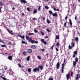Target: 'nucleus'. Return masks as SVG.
Returning <instances> with one entry per match:
<instances>
[{
	"mask_svg": "<svg viewBox=\"0 0 80 80\" xmlns=\"http://www.w3.org/2000/svg\"><path fill=\"white\" fill-rule=\"evenodd\" d=\"M28 35H34V33H29L28 34Z\"/></svg>",
	"mask_w": 80,
	"mask_h": 80,
	"instance_id": "c756f323",
	"label": "nucleus"
},
{
	"mask_svg": "<svg viewBox=\"0 0 80 80\" xmlns=\"http://www.w3.org/2000/svg\"><path fill=\"white\" fill-rule=\"evenodd\" d=\"M0 42H2V43H3V42L2 41V40H1V39H0Z\"/></svg>",
	"mask_w": 80,
	"mask_h": 80,
	"instance_id": "680f3d73",
	"label": "nucleus"
},
{
	"mask_svg": "<svg viewBox=\"0 0 80 80\" xmlns=\"http://www.w3.org/2000/svg\"><path fill=\"white\" fill-rule=\"evenodd\" d=\"M34 32L35 33H37V32H38V31L36 30V28H34Z\"/></svg>",
	"mask_w": 80,
	"mask_h": 80,
	"instance_id": "bb28decb",
	"label": "nucleus"
},
{
	"mask_svg": "<svg viewBox=\"0 0 80 80\" xmlns=\"http://www.w3.org/2000/svg\"><path fill=\"white\" fill-rule=\"evenodd\" d=\"M22 69L23 70H25V68L24 67V66H22Z\"/></svg>",
	"mask_w": 80,
	"mask_h": 80,
	"instance_id": "c9c22d12",
	"label": "nucleus"
},
{
	"mask_svg": "<svg viewBox=\"0 0 80 80\" xmlns=\"http://www.w3.org/2000/svg\"><path fill=\"white\" fill-rule=\"evenodd\" d=\"M28 72L29 73H30L31 72V71H32V70H31V69L29 68L28 69Z\"/></svg>",
	"mask_w": 80,
	"mask_h": 80,
	"instance_id": "4be33fe9",
	"label": "nucleus"
},
{
	"mask_svg": "<svg viewBox=\"0 0 80 80\" xmlns=\"http://www.w3.org/2000/svg\"><path fill=\"white\" fill-rule=\"evenodd\" d=\"M11 44H12V42H9L8 43V45H11Z\"/></svg>",
	"mask_w": 80,
	"mask_h": 80,
	"instance_id": "5fc2aeb1",
	"label": "nucleus"
},
{
	"mask_svg": "<svg viewBox=\"0 0 80 80\" xmlns=\"http://www.w3.org/2000/svg\"><path fill=\"white\" fill-rule=\"evenodd\" d=\"M56 51H58V49L57 48H56Z\"/></svg>",
	"mask_w": 80,
	"mask_h": 80,
	"instance_id": "4d7b16f0",
	"label": "nucleus"
},
{
	"mask_svg": "<svg viewBox=\"0 0 80 80\" xmlns=\"http://www.w3.org/2000/svg\"><path fill=\"white\" fill-rule=\"evenodd\" d=\"M37 58L38 59H39V60H41V57L39 56H37Z\"/></svg>",
	"mask_w": 80,
	"mask_h": 80,
	"instance_id": "393cba45",
	"label": "nucleus"
},
{
	"mask_svg": "<svg viewBox=\"0 0 80 80\" xmlns=\"http://www.w3.org/2000/svg\"><path fill=\"white\" fill-rule=\"evenodd\" d=\"M71 46L73 48L75 46V43L74 42L71 43Z\"/></svg>",
	"mask_w": 80,
	"mask_h": 80,
	"instance_id": "6ab92c4d",
	"label": "nucleus"
},
{
	"mask_svg": "<svg viewBox=\"0 0 80 80\" xmlns=\"http://www.w3.org/2000/svg\"><path fill=\"white\" fill-rule=\"evenodd\" d=\"M1 47H2V48H3L4 47H6V46L5 45H1Z\"/></svg>",
	"mask_w": 80,
	"mask_h": 80,
	"instance_id": "a878e982",
	"label": "nucleus"
},
{
	"mask_svg": "<svg viewBox=\"0 0 80 80\" xmlns=\"http://www.w3.org/2000/svg\"><path fill=\"white\" fill-rule=\"evenodd\" d=\"M77 51H75L74 52V54L77 55Z\"/></svg>",
	"mask_w": 80,
	"mask_h": 80,
	"instance_id": "72a5a7b5",
	"label": "nucleus"
},
{
	"mask_svg": "<svg viewBox=\"0 0 80 80\" xmlns=\"http://www.w3.org/2000/svg\"><path fill=\"white\" fill-rule=\"evenodd\" d=\"M54 46H55V44H54L51 47V48L52 50L53 48V47H54Z\"/></svg>",
	"mask_w": 80,
	"mask_h": 80,
	"instance_id": "ea45409f",
	"label": "nucleus"
},
{
	"mask_svg": "<svg viewBox=\"0 0 80 80\" xmlns=\"http://www.w3.org/2000/svg\"><path fill=\"white\" fill-rule=\"evenodd\" d=\"M8 58L10 60H12V56H9L8 57Z\"/></svg>",
	"mask_w": 80,
	"mask_h": 80,
	"instance_id": "f3484780",
	"label": "nucleus"
},
{
	"mask_svg": "<svg viewBox=\"0 0 80 80\" xmlns=\"http://www.w3.org/2000/svg\"><path fill=\"white\" fill-rule=\"evenodd\" d=\"M41 33H42V35H44V34L43 33V32L41 31Z\"/></svg>",
	"mask_w": 80,
	"mask_h": 80,
	"instance_id": "79ce46f5",
	"label": "nucleus"
},
{
	"mask_svg": "<svg viewBox=\"0 0 80 80\" xmlns=\"http://www.w3.org/2000/svg\"><path fill=\"white\" fill-rule=\"evenodd\" d=\"M54 10H55V11H56V8H54Z\"/></svg>",
	"mask_w": 80,
	"mask_h": 80,
	"instance_id": "774afa93",
	"label": "nucleus"
},
{
	"mask_svg": "<svg viewBox=\"0 0 80 80\" xmlns=\"http://www.w3.org/2000/svg\"><path fill=\"white\" fill-rule=\"evenodd\" d=\"M45 8L47 10H48V8H49L48 7V6H45Z\"/></svg>",
	"mask_w": 80,
	"mask_h": 80,
	"instance_id": "c85d7f7f",
	"label": "nucleus"
},
{
	"mask_svg": "<svg viewBox=\"0 0 80 80\" xmlns=\"http://www.w3.org/2000/svg\"><path fill=\"white\" fill-rule=\"evenodd\" d=\"M52 15L53 17H58V15H57V13H54L52 14Z\"/></svg>",
	"mask_w": 80,
	"mask_h": 80,
	"instance_id": "2eb2a0df",
	"label": "nucleus"
},
{
	"mask_svg": "<svg viewBox=\"0 0 80 80\" xmlns=\"http://www.w3.org/2000/svg\"><path fill=\"white\" fill-rule=\"evenodd\" d=\"M46 30L47 32H51V30H49L48 28L46 29Z\"/></svg>",
	"mask_w": 80,
	"mask_h": 80,
	"instance_id": "473e14b6",
	"label": "nucleus"
},
{
	"mask_svg": "<svg viewBox=\"0 0 80 80\" xmlns=\"http://www.w3.org/2000/svg\"><path fill=\"white\" fill-rule=\"evenodd\" d=\"M28 51L29 53H32V50L31 49H29L28 50Z\"/></svg>",
	"mask_w": 80,
	"mask_h": 80,
	"instance_id": "dca6fc26",
	"label": "nucleus"
},
{
	"mask_svg": "<svg viewBox=\"0 0 80 80\" xmlns=\"http://www.w3.org/2000/svg\"><path fill=\"white\" fill-rule=\"evenodd\" d=\"M0 5H1V6H2L3 5V3L2 2H0Z\"/></svg>",
	"mask_w": 80,
	"mask_h": 80,
	"instance_id": "2f4dec72",
	"label": "nucleus"
},
{
	"mask_svg": "<svg viewBox=\"0 0 80 80\" xmlns=\"http://www.w3.org/2000/svg\"><path fill=\"white\" fill-rule=\"evenodd\" d=\"M18 36H19L21 38H22V39H24V40L25 39H24V38H25V36L23 35V36H21L20 35H18Z\"/></svg>",
	"mask_w": 80,
	"mask_h": 80,
	"instance_id": "f8f14e48",
	"label": "nucleus"
},
{
	"mask_svg": "<svg viewBox=\"0 0 80 80\" xmlns=\"http://www.w3.org/2000/svg\"><path fill=\"white\" fill-rule=\"evenodd\" d=\"M18 66L19 67H21L20 66V64H19Z\"/></svg>",
	"mask_w": 80,
	"mask_h": 80,
	"instance_id": "69168bd1",
	"label": "nucleus"
},
{
	"mask_svg": "<svg viewBox=\"0 0 80 80\" xmlns=\"http://www.w3.org/2000/svg\"><path fill=\"white\" fill-rule=\"evenodd\" d=\"M77 16H76L75 17V20H77Z\"/></svg>",
	"mask_w": 80,
	"mask_h": 80,
	"instance_id": "09e8293b",
	"label": "nucleus"
},
{
	"mask_svg": "<svg viewBox=\"0 0 80 80\" xmlns=\"http://www.w3.org/2000/svg\"><path fill=\"white\" fill-rule=\"evenodd\" d=\"M65 66V63H63L62 65V68H61V71L62 73H63V69H64V67Z\"/></svg>",
	"mask_w": 80,
	"mask_h": 80,
	"instance_id": "7ed1b4c3",
	"label": "nucleus"
},
{
	"mask_svg": "<svg viewBox=\"0 0 80 80\" xmlns=\"http://www.w3.org/2000/svg\"><path fill=\"white\" fill-rule=\"evenodd\" d=\"M37 9H34L33 11V14H35L37 13Z\"/></svg>",
	"mask_w": 80,
	"mask_h": 80,
	"instance_id": "1a4fd4ad",
	"label": "nucleus"
},
{
	"mask_svg": "<svg viewBox=\"0 0 80 80\" xmlns=\"http://www.w3.org/2000/svg\"><path fill=\"white\" fill-rule=\"evenodd\" d=\"M20 1L21 3H27V2L25 0H20Z\"/></svg>",
	"mask_w": 80,
	"mask_h": 80,
	"instance_id": "0eeeda50",
	"label": "nucleus"
},
{
	"mask_svg": "<svg viewBox=\"0 0 80 80\" xmlns=\"http://www.w3.org/2000/svg\"><path fill=\"white\" fill-rule=\"evenodd\" d=\"M27 10L28 12H30V8H27Z\"/></svg>",
	"mask_w": 80,
	"mask_h": 80,
	"instance_id": "37998d69",
	"label": "nucleus"
},
{
	"mask_svg": "<svg viewBox=\"0 0 80 80\" xmlns=\"http://www.w3.org/2000/svg\"><path fill=\"white\" fill-rule=\"evenodd\" d=\"M38 68H40L41 70H43V66L40 65H39L38 67Z\"/></svg>",
	"mask_w": 80,
	"mask_h": 80,
	"instance_id": "9b49d317",
	"label": "nucleus"
},
{
	"mask_svg": "<svg viewBox=\"0 0 80 80\" xmlns=\"http://www.w3.org/2000/svg\"><path fill=\"white\" fill-rule=\"evenodd\" d=\"M69 23L71 25V27H73L72 26V20L71 19L69 20Z\"/></svg>",
	"mask_w": 80,
	"mask_h": 80,
	"instance_id": "4468645a",
	"label": "nucleus"
},
{
	"mask_svg": "<svg viewBox=\"0 0 80 80\" xmlns=\"http://www.w3.org/2000/svg\"><path fill=\"white\" fill-rule=\"evenodd\" d=\"M67 25V22H65L64 24V26H66Z\"/></svg>",
	"mask_w": 80,
	"mask_h": 80,
	"instance_id": "3c124183",
	"label": "nucleus"
},
{
	"mask_svg": "<svg viewBox=\"0 0 80 80\" xmlns=\"http://www.w3.org/2000/svg\"><path fill=\"white\" fill-rule=\"evenodd\" d=\"M29 42H31V43H38V41H36L34 40H32V39H29Z\"/></svg>",
	"mask_w": 80,
	"mask_h": 80,
	"instance_id": "f257e3e1",
	"label": "nucleus"
},
{
	"mask_svg": "<svg viewBox=\"0 0 80 80\" xmlns=\"http://www.w3.org/2000/svg\"><path fill=\"white\" fill-rule=\"evenodd\" d=\"M23 54L24 55H25V54H26V52H23Z\"/></svg>",
	"mask_w": 80,
	"mask_h": 80,
	"instance_id": "a18cd8bd",
	"label": "nucleus"
},
{
	"mask_svg": "<svg viewBox=\"0 0 80 80\" xmlns=\"http://www.w3.org/2000/svg\"><path fill=\"white\" fill-rule=\"evenodd\" d=\"M48 53H47L45 55V56H47L48 57Z\"/></svg>",
	"mask_w": 80,
	"mask_h": 80,
	"instance_id": "603ef678",
	"label": "nucleus"
},
{
	"mask_svg": "<svg viewBox=\"0 0 80 80\" xmlns=\"http://www.w3.org/2000/svg\"><path fill=\"white\" fill-rule=\"evenodd\" d=\"M56 45L57 46V47H58V46L60 45V43H59V42H57V43Z\"/></svg>",
	"mask_w": 80,
	"mask_h": 80,
	"instance_id": "4c0bfd02",
	"label": "nucleus"
},
{
	"mask_svg": "<svg viewBox=\"0 0 80 80\" xmlns=\"http://www.w3.org/2000/svg\"><path fill=\"white\" fill-rule=\"evenodd\" d=\"M65 59H64V61H63V63H65Z\"/></svg>",
	"mask_w": 80,
	"mask_h": 80,
	"instance_id": "6e6d98bb",
	"label": "nucleus"
},
{
	"mask_svg": "<svg viewBox=\"0 0 80 80\" xmlns=\"http://www.w3.org/2000/svg\"><path fill=\"white\" fill-rule=\"evenodd\" d=\"M41 50L42 51V52H43V51H44V49H42Z\"/></svg>",
	"mask_w": 80,
	"mask_h": 80,
	"instance_id": "052dcab7",
	"label": "nucleus"
},
{
	"mask_svg": "<svg viewBox=\"0 0 80 80\" xmlns=\"http://www.w3.org/2000/svg\"><path fill=\"white\" fill-rule=\"evenodd\" d=\"M40 8H41V6H39V7L38 8V10L39 11H40Z\"/></svg>",
	"mask_w": 80,
	"mask_h": 80,
	"instance_id": "a19ab883",
	"label": "nucleus"
},
{
	"mask_svg": "<svg viewBox=\"0 0 80 80\" xmlns=\"http://www.w3.org/2000/svg\"><path fill=\"white\" fill-rule=\"evenodd\" d=\"M56 39H59V36L56 35Z\"/></svg>",
	"mask_w": 80,
	"mask_h": 80,
	"instance_id": "cd10ccee",
	"label": "nucleus"
},
{
	"mask_svg": "<svg viewBox=\"0 0 80 80\" xmlns=\"http://www.w3.org/2000/svg\"><path fill=\"white\" fill-rule=\"evenodd\" d=\"M70 73H68L66 75V78L67 80H68L70 78Z\"/></svg>",
	"mask_w": 80,
	"mask_h": 80,
	"instance_id": "39448f33",
	"label": "nucleus"
},
{
	"mask_svg": "<svg viewBox=\"0 0 80 80\" xmlns=\"http://www.w3.org/2000/svg\"><path fill=\"white\" fill-rule=\"evenodd\" d=\"M45 38H48V36H46V37H45Z\"/></svg>",
	"mask_w": 80,
	"mask_h": 80,
	"instance_id": "e2e57ef3",
	"label": "nucleus"
},
{
	"mask_svg": "<svg viewBox=\"0 0 80 80\" xmlns=\"http://www.w3.org/2000/svg\"><path fill=\"white\" fill-rule=\"evenodd\" d=\"M75 62H76V63L77 62H78V58H76L75 59Z\"/></svg>",
	"mask_w": 80,
	"mask_h": 80,
	"instance_id": "5701e85b",
	"label": "nucleus"
},
{
	"mask_svg": "<svg viewBox=\"0 0 80 80\" xmlns=\"http://www.w3.org/2000/svg\"><path fill=\"white\" fill-rule=\"evenodd\" d=\"M78 23H80V21H78Z\"/></svg>",
	"mask_w": 80,
	"mask_h": 80,
	"instance_id": "0e129e2a",
	"label": "nucleus"
},
{
	"mask_svg": "<svg viewBox=\"0 0 80 80\" xmlns=\"http://www.w3.org/2000/svg\"><path fill=\"white\" fill-rule=\"evenodd\" d=\"M68 49H72V46H70V45H69L68 46Z\"/></svg>",
	"mask_w": 80,
	"mask_h": 80,
	"instance_id": "b1692460",
	"label": "nucleus"
},
{
	"mask_svg": "<svg viewBox=\"0 0 80 80\" xmlns=\"http://www.w3.org/2000/svg\"><path fill=\"white\" fill-rule=\"evenodd\" d=\"M26 38L27 40H28V39H29L30 38H29V37L28 36H26Z\"/></svg>",
	"mask_w": 80,
	"mask_h": 80,
	"instance_id": "58836bf2",
	"label": "nucleus"
},
{
	"mask_svg": "<svg viewBox=\"0 0 80 80\" xmlns=\"http://www.w3.org/2000/svg\"><path fill=\"white\" fill-rule=\"evenodd\" d=\"M80 75H79V74H75V80H78V79L79 78H80Z\"/></svg>",
	"mask_w": 80,
	"mask_h": 80,
	"instance_id": "f03ea898",
	"label": "nucleus"
},
{
	"mask_svg": "<svg viewBox=\"0 0 80 80\" xmlns=\"http://www.w3.org/2000/svg\"><path fill=\"white\" fill-rule=\"evenodd\" d=\"M7 30H8V32L10 33V34H11V35H13V33L12 32H13V31L11 30V32L9 30H8V29Z\"/></svg>",
	"mask_w": 80,
	"mask_h": 80,
	"instance_id": "ddd939ff",
	"label": "nucleus"
},
{
	"mask_svg": "<svg viewBox=\"0 0 80 80\" xmlns=\"http://www.w3.org/2000/svg\"><path fill=\"white\" fill-rule=\"evenodd\" d=\"M59 11V9L57 8V9H56V11Z\"/></svg>",
	"mask_w": 80,
	"mask_h": 80,
	"instance_id": "13d9d810",
	"label": "nucleus"
},
{
	"mask_svg": "<svg viewBox=\"0 0 80 80\" xmlns=\"http://www.w3.org/2000/svg\"><path fill=\"white\" fill-rule=\"evenodd\" d=\"M67 18H68V17L66 16V17H65V20H67Z\"/></svg>",
	"mask_w": 80,
	"mask_h": 80,
	"instance_id": "de8ad7c7",
	"label": "nucleus"
},
{
	"mask_svg": "<svg viewBox=\"0 0 80 80\" xmlns=\"http://www.w3.org/2000/svg\"><path fill=\"white\" fill-rule=\"evenodd\" d=\"M31 48H32L35 49L36 48H37V46L35 45H32L31 46Z\"/></svg>",
	"mask_w": 80,
	"mask_h": 80,
	"instance_id": "6e6552de",
	"label": "nucleus"
},
{
	"mask_svg": "<svg viewBox=\"0 0 80 80\" xmlns=\"http://www.w3.org/2000/svg\"><path fill=\"white\" fill-rule=\"evenodd\" d=\"M22 44L24 43L25 44L26 43L25 42V41H22Z\"/></svg>",
	"mask_w": 80,
	"mask_h": 80,
	"instance_id": "c03bdc74",
	"label": "nucleus"
},
{
	"mask_svg": "<svg viewBox=\"0 0 80 80\" xmlns=\"http://www.w3.org/2000/svg\"><path fill=\"white\" fill-rule=\"evenodd\" d=\"M49 80H53V78H49Z\"/></svg>",
	"mask_w": 80,
	"mask_h": 80,
	"instance_id": "864d4df0",
	"label": "nucleus"
},
{
	"mask_svg": "<svg viewBox=\"0 0 80 80\" xmlns=\"http://www.w3.org/2000/svg\"><path fill=\"white\" fill-rule=\"evenodd\" d=\"M43 20H45V18H43Z\"/></svg>",
	"mask_w": 80,
	"mask_h": 80,
	"instance_id": "338daca9",
	"label": "nucleus"
},
{
	"mask_svg": "<svg viewBox=\"0 0 80 80\" xmlns=\"http://www.w3.org/2000/svg\"><path fill=\"white\" fill-rule=\"evenodd\" d=\"M75 40L76 41H77H77H78V37L76 38Z\"/></svg>",
	"mask_w": 80,
	"mask_h": 80,
	"instance_id": "f704fd0d",
	"label": "nucleus"
},
{
	"mask_svg": "<svg viewBox=\"0 0 80 80\" xmlns=\"http://www.w3.org/2000/svg\"><path fill=\"white\" fill-rule=\"evenodd\" d=\"M73 58H75V54H73Z\"/></svg>",
	"mask_w": 80,
	"mask_h": 80,
	"instance_id": "8fccbe9b",
	"label": "nucleus"
},
{
	"mask_svg": "<svg viewBox=\"0 0 80 80\" xmlns=\"http://www.w3.org/2000/svg\"><path fill=\"white\" fill-rule=\"evenodd\" d=\"M26 60L27 61H28V62L30 60V56H28L26 58Z\"/></svg>",
	"mask_w": 80,
	"mask_h": 80,
	"instance_id": "412c9836",
	"label": "nucleus"
},
{
	"mask_svg": "<svg viewBox=\"0 0 80 80\" xmlns=\"http://www.w3.org/2000/svg\"><path fill=\"white\" fill-rule=\"evenodd\" d=\"M59 67H60V63H59V62H58L56 64V68H57V70H58Z\"/></svg>",
	"mask_w": 80,
	"mask_h": 80,
	"instance_id": "423d86ee",
	"label": "nucleus"
},
{
	"mask_svg": "<svg viewBox=\"0 0 80 80\" xmlns=\"http://www.w3.org/2000/svg\"><path fill=\"white\" fill-rule=\"evenodd\" d=\"M1 78H2V79H3L4 80H7V79L3 77L2 76H1L0 77Z\"/></svg>",
	"mask_w": 80,
	"mask_h": 80,
	"instance_id": "aec40b11",
	"label": "nucleus"
},
{
	"mask_svg": "<svg viewBox=\"0 0 80 80\" xmlns=\"http://www.w3.org/2000/svg\"><path fill=\"white\" fill-rule=\"evenodd\" d=\"M49 13L51 15H52V13H53L52 11L51 10L49 11Z\"/></svg>",
	"mask_w": 80,
	"mask_h": 80,
	"instance_id": "7c9ffc66",
	"label": "nucleus"
},
{
	"mask_svg": "<svg viewBox=\"0 0 80 80\" xmlns=\"http://www.w3.org/2000/svg\"><path fill=\"white\" fill-rule=\"evenodd\" d=\"M73 75V72H72L71 73V76H72Z\"/></svg>",
	"mask_w": 80,
	"mask_h": 80,
	"instance_id": "bf43d9fd",
	"label": "nucleus"
},
{
	"mask_svg": "<svg viewBox=\"0 0 80 80\" xmlns=\"http://www.w3.org/2000/svg\"><path fill=\"white\" fill-rule=\"evenodd\" d=\"M76 62L74 61L73 62V67H75L76 66Z\"/></svg>",
	"mask_w": 80,
	"mask_h": 80,
	"instance_id": "a211bd4d",
	"label": "nucleus"
},
{
	"mask_svg": "<svg viewBox=\"0 0 80 80\" xmlns=\"http://www.w3.org/2000/svg\"><path fill=\"white\" fill-rule=\"evenodd\" d=\"M37 70H38V72H39V69L38 68H35L33 69V71L34 72H36Z\"/></svg>",
	"mask_w": 80,
	"mask_h": 80,
	"instance_id": "9d476101",
	"label": "nucleus"
},
{
	"mask_svg": "<svg viewBox=\"0 0 80 80\" xmlns=\"http://www.w3.org/2000/svg\"><path fill=\"white\" fill-rule=\"evenodd\" d=\"M47 22L48 23H50V20L48 19H47Z\"/></svg>",
	"mask_w": 80,
	"mask_h": 80,
	"instance_id": "e433bc0d",
	"label": "nucleus"
},
{
	"mask_svg": "<svg viewBox=\"0 0 80 80\" xmlns=\"http://www.w3.org/2000/svg\"><path fill=\"white\" fill-rule=\"evenodd\" d=\"M41 41L42 43H43L44 45H47V41H45L44 39H41Z\"/></svg>",
	"mask_w": 80,
	"mask_h": 80,
	"instance_id": "20e7f679",
	"label": "nucleus"
},
{
	"mask_svg": "<svg viewBox=\"0 0 80 80\" xmlns=\"http://www.w3.org/2000/svg\"><path fill=\"white\" fill-rule=\"evenodd\" d=\"M2 7H0V13H2Z\"/></svg>",
	"mask_w": 80,
	"mask_h": 80,
	"instance_id": "49530a36",
	"label": "nucleus"
}]
</instances>
